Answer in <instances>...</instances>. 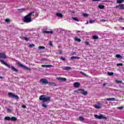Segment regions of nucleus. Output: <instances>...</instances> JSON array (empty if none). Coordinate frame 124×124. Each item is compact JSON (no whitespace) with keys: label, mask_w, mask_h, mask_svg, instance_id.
<instances>
[{"label":"nucleus","mask_w":124,"mask_h":124,"mask_svg":"<svg viewBox=\"0 0 124 124\" xmlns=\"http://www.w3.org/2000/svg\"><path fill=\"white\" fill-rule=\"evenodd\" d=\"M33 13H34V12H31L29 14L25 16L23 18V22H25V23H31L32 21L31 16L33 14Z\"/></svg>","instance_id":"1"},{"label":"nucleus","mask_w":124,"mask_h":124,"mask_svg":"<svg viewBox=\"0 0 124 124\" xmlns=\"http://www.w3.org/2000/svg\"><path fill=\"white\" fill-rule=\"evenodd\" d=\"M39 100H42L43 103H45V102H48L51 101V97L47 96L45 95H41L39 97Z\"/></svg>","instance_id":"2"},{"label":"nucleus","mask_w":124,"mask_h":124,"mask_svg":"<svg viewBox=\"0 0 124 124\" xmlns=\"http://www.w3.org/2000/svg\"><path fill=\"white\" fill-rule=\"evenodd\" d=\"M94 116L95 118H96V119H98L99 120H100L101 119H103V120H107V117L104 116L102 114H100L99 115L97 114H95Z\"/></svg>","instance_id":"3"},{"label":"nucleus","mask_w":124,"mask_h":124,"mask_svg":"<svg viewBox=\"0 0 124 124\" xmlns=\"http://www.w3.org/2000/svg\"><path fill=\"white\" fill-rule=\"evenodd\" d=\"M8 95L10 97H11L12 98H15V99H19V96L17 95H15L13 94V93H9Z\"/></svg>","instance_id":"4"},{"label":"nucleus","mask_w":124,"mask_h":124,"mask_svg":"<svg viewBox=\"0 0 124 124\" xmlns=\"http://www.w3.org/2000/svg\"><path fill=\"white\" fill-rule=\"evenodd\" d=\"M40 83L42 84V85H47V84H49L48 80L45 78L41 79L40 80Z\"/></svg>","instance_id":"5"},{"label":"nucleus","mask_w":124,"mask_h":124,"mask_svg":"<svg viewBox=\"0 0 124 124\" xmlns=\"http://www.w3.org/2000/svg\"><path fill=\"white\" fill-rule=\"evenodd\" d=\"M17 64L18 65H19V66H21V67H22L23 69H25L26 70H31L30 68L23 65L21 62H17Z\"/></svg>","instance_id":"6"},{"label":"nucleus","mask_w":124,"mask_h":124,"mask_svg":"<svg viewBox=\"0 0 124 124\" xmlns=\"http://www.w3.org/2000/svg\"><path fill=\"white\" fill-rule=\"evenodd\" d=\"M115 8H119L121 10H124V4H120L115 6Z\"/></svg>","instance_id":"7"},{"label":"nucleus","mask_w":124,"mask_h":124,"mask_svg":"<svg viewBox=\"0 0 124 124\" xmlns=\"http://www.w3.org/2000/svg\"><path fill=\"white\" fill-rule=\"evenodd\" d=\"M0 62H1V63H3V64H4L5 65H6V66H7V67H8V68H10V65L8 64L7 63L5 62H4V61L3 60H0Z\"/></svg>","instance_id":"8"},{"label":"nucleus","mask_w":124,"mask_h":124,"mask_svg":"<svg viewBox=\"0 0 124 124\" xmlns=\"http://www.w3.org/2000/svg\"><path fill=\"white\" fill-rule=\"evenodd\" d=\"M56 79L59 81H62V82L66 81V78H64L57 77L56 78Z\"/></svg>","instance_id":"9"},{"label":"nucleus","mask_w":124,"mask_h":124,"mask_svg":"<svg viewBox=\"0 0 124 124\" xmlns=\"http://www.w3.org/2000/svg\"><path fill=\"white\" fill-rule=\"evenodd\" d=\"M105 100H107V101H116V98H106Z\"/></svg>","instance_id":"10"},{"label":"nucleus","mask_w":124,"mask_h":124,"mask_svg":"<svg viewBox=\"0 0 124 124\" xmlns=\"http://www.w3.org/2000/svg\"><path fill=\"white\" fill-rule=\"evenodd\" d=\"M0 58H1V59H5L7 57H6V55H5V54L0 53Z\"/></svg>","instance_id":"11"},{"label":"nucleus","mask_w":124,"mask_h":124,"mask_svg":"<svg viewBox=\"0 0 124 124\" xmlns=\"http://www.w3.org/2000/svg\"><path fill=\"white\" fill-rule=\"evenodd\" d=\"M79 86H80L79 82H75L74 83V87H75V88H79Z\"/></svg>","instance_id":"12"},{"label":"nucleus","mask_w":124,"mask_h":124,"mask_svg":"<svg viewBox=\"0 0 124 124\" xmlns=\"http://www.w3.org/2000/svg\"><path fill=\"white\" fill-rule=\"evenodd\" d=\"M44 33H50V34H53V31H43Z\"/></svg>","instance_id":"13"},{"label":"nucleus","mask_w":124,"mask_h":124,"mask_svg":"<svg viewBox=\"0 0 124 124\" xmlns=\"http://www.w3.org/2000/svg\"><path fill=\"white\" fill-rule=\"evenodd\" d=\"M56 16H57L58 17H60V18H62V17H63L62 14L59 13L56 14Z\"/></svg>","instance_id":"14"},{"label":"nucleus","mask_w":124,"mask_h":124,"mask_svg":"<svg viewBox=\"0 0 124 124\" xmlns=\"http://www.w3.org/2000/svg\"><path fill=\"white\" fill-rule=\"evenodd\" d=\"M105 7V6L104 5L100 4L98 5V8H99V9H104Z\"/></svg>","instance_id":"15"},{"label":"nucleus","mask_w":124,"mask_h":124,"mask_svg":"<svg viewBox=\"0 0 124 124\" xmlns=\"http://www.w3.org/2000/svg\"><path fill=\"white\" fill-rule=\"evenodd\" d=\"M11 68L12 70H13V71H15V72H17V71H18V70H17V69L15 68V67H14V66H11Z\"/></svg>","instance_id":"16"},{"label":"nucleus","mask_w":124,"mask_h":124,"mask_svg":"<svg viewBox=\"0 0 124 124\" xmlns=\"http://www.w3.org/2000/svg\"><path fill=\"white\" fill-rule=\"evenodd\" d=\"M42 67H46V68L48 67H52V65H42Z\"/></svg>","instance_id":"17"},{"label":"nucleus","mask_w":124,"mask_h":124,"mask_svg":"<svg viewBox=\"0 0 124 124\" xmlns=\"http://www.w3.org/2000/svg\"><path fill=\"white\" fill-rule=\"evenodd\" d=\"M63 69H64V70H69V69H71V67H64Z\"/></svg>","instance_id":"18"},{"label":"nucleus","mask_w":124,"mask_h":124,"mask_svg":"<svg viewBox=\"0 0 124 124\" xmlns=\"http://www.w3.org/2000/svg\"><path fill=\"white\" fill-rule=\"evenodd\" d=\"M48 84L49 86H53L54 87L56 86V84L54 82H48Z\"/></svg>","instance_id":"19"},{"label":"nucleus","mask_w":124,"mask_h":124,"mask_svg":"<svg viewBox=\"0 0 124 124\" xmlns=\"http://www.w3.org/2000/svg\"><path fill=\"white\" fill-rule=\"evenodd\" d=\"M94 108H96V109H100V108H101L100 106L97 105H95L94 106Z\"/></svg>","instance_id":"20"},{"label":"nucleus","mask_w":124,"mask_h":124,"mask_svg":"<svg viewBox=\"0 0 124 124\" xmlns=\"http://www.w3.org/2000/svg\"><path fill=\"white\" fill-rule=\"evenodd\" d=\"M82 92H83V93H82V94L84 95H87V94H88V92L87 91H85V90H82Z\"/></svg>","instance_id":"21"},{"label":"nucleus","mask_w":124,"mask_h":124,"mask_svg":"<svg viewBox=\"0 0 124 124\" xmlns=\"http://www.w3.org/2000/svg\"><path fill=\"white\" fill-rule=\"evenodd\" d=\"M17 10L18 11H20V12H23V11H26L27 9H26V8H22L20 9H18Z\"/></svg>","instance_id":"22"},{"label":"nucleus","mask_w":124,"mask_h":124,"mask_svg":"<svg viewBox=\"0 0 124 124\" xmlns=\"http://www.w3.org/2000/svg\"><path fill=\"white\" fill-rule=\"evenodd\" d=\"M11 121L15 122L16 121H17V118L16 117H12L11 118Z\"/></svg>","instance_id":"23"},{"label":"nucleus","mask_w":124,"mask_h":124,"mask_svg":"<svg viewBox=\"0 0 124 124\" xmlns=\"http://www.w3.org/2000/svg\"><path fill=\"white\" fill-rule=\"evenodd\" d=\"M5 120H6V121H10V120H11V118L8 116H6L5 117Z\"/></svg>","instance_id":"24"},{"label":"nucleus","mask_w":124,"mask_h":124,"mask_svg":"<svg viewBox=\"0 0 124 124\" xmlns=\"http://www.w3.org/2000/svg\"><path fill=\"white\" fill-rule=\"evenodd\" d=\"M124 0H117V3H122L123 2H124Z\"/></svg>","instance_id":"25"},{"label":"nucleus","mask_w":124,"mask_h":124,"mask_svg":"<svg viewBox=\"0 0 124 124\" xmlns=\"http://www.w3.org/2000/svg\"><path fill=\"white\" fill-rule=\"evenodd\" d=\"M108 75L109 76H112L114 75V73H113V72L110 73L109 72H108Z\"/></svg>","instance_id":"26"},{"label":"nucleus","mask_w":124,"mask_h":124,"mask_svg":"<svg viewBox=\"0 0 124 124\" xmlns=\"http://www.w3.org/2000/svg\"><path fill=\"white\" fill-rule=\"evenodd\" d=\"M116 58H117V59H121V58H123L121 55L120 54H117V55H116Z\"/></svg>","instance_id":"27"},{"label":"nucleus","mask_w":124,"mask_h":124,"mask_svg":"<svg viewBox=\"0 0 124 124\" xmlns=\"http://www.w3.org/2000/svg\"><path fill=\"white\" fill-rule=\"evenodd\" d=\"M42 107H44V108H47V105H46L45 103H43L42 105Z\"/></svg>","instance_id":"28"},{"label":"nucleus","mask_w":124,"mask_h":124,"mask_svg":"<svg viewBox=\"0 0 124 124\" xmlns=\"http://www.w3.org/2000/svg\"><path fill=\"white\" fill-rule=\"evenodd\" d=\"M73 20L74 21H76L77 22H79V19L77 17H73Z\"/></svg>","instance_id":"29"},{"label":"nucleus","mask_w":124,"mask_h":124,"mask_svg":"<svg viewBox=\"0 0 124 124\" xmlns=\"http://www.w3.org/2000/svg\"><path fill=\"white\" fill-rule=\"evenodd\" d=\"M29 47V48H32V47H34V45L33 44H30Z\"/></svg>","instance_id":"30"},{"label":"nucleus","mask_w":124,"mask_h":124,"mask_svg":"<svg viewBox=\"0 0 124 124\" xmlns=\"http://www.w3.org/2000/svg\"><path fill=\"white\" fill-rule=\"evenodd\" d=\"M93 39H98V36H96V35L93 36Z\"/></svg>","instance_id":"31"},{"label":"nucleus","mask_w":124,"mask_h":124,"mask_svg":"<svg viewBox=\"0 0 124 124\" xmlns=\"http://www.w3.org/2000/svg\"><path fill=\"white\" fill-rule=\"evenodd\" d=\"M76 41H78V42H81V39L78 38H75Z\"/></svg>","instance_id":"32"},{"label":"nucleus","mask_w":124,"mask_h":124,"mask_svg":"<svg viewBox=\"0 0 124 124\" xmlns=\"http://www.w3.org/2000/svg\"><path fill=\"white\" fill-rule=\"evenodd\" d=\"M94 20H89V23L90 24H93V23H94Z\"/></svg>","instance_id":"33"},{"label":"nucleus","mask_w":124,"mask_h":124,"mask_svg":"<svg viewBox=\"0 0 124 124\" xmlns=\"http://www.w3.org/2000/svg\"><path fill=\"white\" fill-rule=\"evenodd\" d=\"M39 49H45V47L44 46H39Z\"/></svg>","instance_id":"34"},{"label":"nucleus","mask_w":124,"mask_h":124,"mask_svg":"<svg viewBox=\"0 0 124 124\" xmlns=\"http://www.w3.org/2000/svg\"><path fill=\"white\" fill-rule=\"evenodd\" d=\"M123 65V63H119L117 64V66H122Z\"/></svg>","instance_id":"35"},{"label":"nucleus","mask_w":124,"mask_h":124,"mask_svg":"<svg viewBox=\"0 0 124 124\" xmlns=\"http://www.w3.org/2000/svg\"><path fill=\"white\" fill-rule=\"evenodd\" d=\"M117 109H119V110H122V109H124V107H120L117 108Z\"/></svg>","instance_id":"36"},{"label":"nucleus","mask_w":124,"mask_h":124,"mask_svg":"<svg viewBox=\"0 0 124 124\" xmlns=\"http://www.w3.org/2000/svg\"><path fill=\"white\" fill-rule=\"evenodd\" d=\"M5 22H6L7 23H9V22H10V19H9V18L6 19Z\"/></svg>","instance_id":"37"},{"label":"nucleus","mask_w":124,"mask_h":124,"mask_svg":"<svg viewBox=\"0 0 124 124\" xmlns=\"http://www.w3.org/2000/svg\"><path fill=\"white\" fill-rule=\"evenodd\" d=\"M79 120H80L81 121H84V118H83L82 117H79Z\"/></svg>","instance_id":"38"},{"label":"nucleus","mask_w":124,"mask_h":124,"mask_svg":"<svg viewBox=\"0 0 124 124\" xmlns=\"http://www.w3.org/2000/svg\"><path fill=\"white\" fill-rule=\"evenodd\" d=\"M115 82H116V83H122V80H115Z\"/></svg>","instance_id":"39"},{"label":"nucleus","mask_w":124,"mask_h":124,"mask_svg":"<svg viewBox=\"0 0 124 124\" xmlns=\"http://www.w3.org/2000/svg\"><path fill=\"white\" fill-rule=\"evenodd\" d=\"M83 16H84V17H88V16L87 14H83Z\"/></svg>","instance_id":"40"},{"label":"nucleus","mask_w":124,"mask_h":124,"mask_svg":"<svg viewBox=\"0 0 124 124\" xmlns=\"http://www.w3.org/2000/svg\"><path fill=\"white\" fill-rule=\"evenodd\" d=\"M75 59H76V57L75 56H73L71 58V60H74Z\"/></svg>","instance_id":"41"},{"label":"nucleus","mask_w":124,"mask_h":124,"mask_svg":"<svg viewBox=\"0 0 124 124\" xmlns=\"http://www.w3.org/2000/svg\"><path fill=\"white\" fill-rule=\"evenodd\" d=\"M49 45L50 46H53V43H52L51 41L49 42Z\"/></svg>","instance_id":"42"},{"label":"nucleus","mask_w":124,"mask_h":124,"mask_svg":"<svg viewBox=\"0 0 124 124\" xmlns=\"http://www.w3.org/2000/svg\"><path fill=\"white\" fill-rule=\"evenodd\" d=\"M24 39H25V40H26V41H29V38H28L25 37Z\"/></svg>","instance_id":"43"},{"label":"nucleus","mask_w":124,"mask_h":124,"mask_svg":"<svg viewBox=\"0 0 124 124\" xmlns=\"http://www.w3.org/2000/svg\"><path fill=\"white\" fill-rule=\"evenodd\" d=\"M61 60H62V61H64L65 60V58L63 57H61Z\"/></svg>","instance_id":"44"},{"label":"nucleus","mask_w":124,"mask_h":124,"mask_svg":"<svg viewBox=\"0 0 124 124\" xmlns=\"http://www.w3.org/2000/svg\"><path fill=\"white\" fill-rule=\"evenodd\" d=\"M97 104H98V105H101V103H100V102H97V103H96Z\"/></svg>","instance_id":"45"},{"label":"nucleus","mask_w":124,"mask_h":124,"mask_svg":"<svg viewBox=\"0 0 124 124\" xmlns=\"http://www.w3.org/2000/svg\"><path fill=\"white\" fill-rule=\"evenodd\" d=\"M92 1H100V0H92Z\"/></svg>","instance_id":"46"},{"label":"nucleus","mask_w":124,"mask_h":124,"mask_svg":"<svg viewBox=\"0 0 124 124\" xmlns=\"http://www.w3.org/2000/svg\"><path fill=\"white\" fill-rule=\"evenodd\" d=\"M80 73H81L82 74V75H84V76H86V74L84 73L80 72Z\"/></svg>","instance_id":"47"},{"label":"nucleus","mask_w":124,"mask_h":124,"mask_svg":"<svg viewBox=\"0 0 124 124\" xmlns=\"http://www.w3.org/2000/svg\"><path fill=\"white\" fill-rule=\"evenodd\" d=\"M22 108H24L25 109V108H27V106H25V105H23V106H22Z\"/></svg>","instance_id":"48"},{"label":"nucleus","mask_w":124,"mask_h":124,"mask_svg":"<svg viewBox=\"0 0 124 124\" xmlns=\"http://www.w3.org/2000/svg\"><path fill=\"white\" fill-rule=\"evenodd\" d=\"M103 2H111V1H104Z\"/></svg>","instance_id":"49"},{"label":"nucleus","mask_w":124,"mask_h":124,"mask_svg":"<svg viewBox=\"0 0 124 124\" xmlns=\"http://www.w3.org/2000/svg\"><path fill=\"white\" fill-rule=\"evenodd\" d=\"M85 44L86 45H89V42H85Z\"/></svg>","instance_id":"50"},{"label":"nucleus","mask_w":124,"mask_h":124,"mask_svg":"<svg viewBox=\"0 0 124 124\" xmlns=\"http://www.w3.org/2000/svg\"><path fill=\"white\" fill-rule=\"evenodd\" d=\"M7 111H8L9 112H11V110H10V108H7Z\"/></svg>","instance_id":"51"},{"label":"nucleus","mask_w":124,"mask_h":124,"mask_svg":"<svg viewBox=\"0 0 124 124\" xmlns=\"http://www.w3.org/2000/svg\"><path fill=\"white\" fill-rule=\"evenodd\" d=\"M76 59H80V57H76Z\"/></svg>","instance_id":"52"},{"label":"nucleus","mask_w":124,"mask_h":124,"mask_svg":"<svg viewBox=\"0 0 124 124\" xmlns=\"http://www.w3.org/2000/svg\"><path fill=\"white\" fill-rule=\"evenodd\" d=\"M103 86V87H104V86H106V83H104Z\"/></svg>","instance_id":"53"},{"label":"nucleus","mask_w":124,"mask_h":124,"mask_svg":"<svg viewBox=\"0 0 124 124\" xmlns=\"http://www.w3.org/2000/svg\"><path fill=\"white\" fill-rule=\"evenodd\" d=\"M36 17H38V14H36Z\"/></svg>","instance_id":"54"},{"label":"nucleus","mask_w":124,"mask_h":124,"mask_svg":"<svg viewBox=\"0 0 124 124\" xmlns=\"http://www.w3.org/2000/svg\"><path fill=\"white\" fill-rule=\"evenodd\" d=\"M86 24V25H88V24H89V21H87Z\"/></svg>","instance_id":"55"},{"label":"nucleus","mask_w":124,"mask_h":124,"mask_svg":"<svg viewBox=\"0 0 124 124\" xmlns=\"http://www.w3.org/2000/svg\"><path fill=\"white\" fill-rule=\"evenodd\" d=\"M82 90H84V89H79V91H83Z\"/></svg>","instance_id":"56"},{"label":"nucleus","mask_w":124,"mask_h":124,"mask_svg":"<svg viewBox=\"0 0 124 124\" xmlns=\"http://www.w3.org/2000/svg\"><path fill=\"white\" fill-rule=\"evenodd\" d=\"M0 79H2V77H0Z\"/></svg>","instance_id":"57"},{"label":"nucleus","mask_w":124,"mask_h":124,"mask_svg":"<svg viewBox=\"0 0 124 124\" xmlns=\"http://www.w3.org/2000/svg\"><path fill=\"white\" fill-rule=\"evenodd\" d=\"M77 32H80V31H78Z\"/></svg>","instance_id":"58"},{"label":"nucleus","mask_w":124,"mask_h":124,"mask_svg":"<svg viewBox=\"0 0 124 124\" xmlns=\"http://www.w3.org/2000/svg\"><path fill=\"white\" fill-rule=\"evenodd\" d=\"M123 30H124V27H123Z\"/></svg>","instance_id":"59"}]
</instances>
